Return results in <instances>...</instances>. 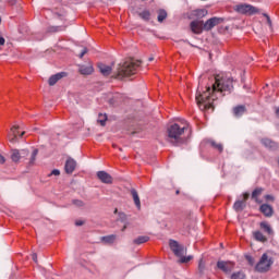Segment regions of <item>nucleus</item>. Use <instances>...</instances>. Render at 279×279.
Masks as SVG:
<instances>
[{
	"instance_id": "nucleus-22",
	"label": "nucleus",
	"mask_w": 279,
	"mask_h": 279,
	"mask_svg": "<svg viewBox=\"0 0 279 279\" xmlns=\"http://www.w3.org/2000/svg\"><path fill=\"white\" fill-rule=\"evenodd\" d=\"M245 208V202L236 201L233 205V209L235 213H241Z\"/></svg>"
},
{
	"instance_id": "nucleus-47",
	"label": "nucleus",
	"mask_w": 279,
	"mask_h": 279,
	"mask_svg": "<svg viewBox=\"0 0 279 279\" xmlns=\"http://www.w3.org/2000/svg\"><path fill=\"white\" fill-rule=\"evenodd\" d=\"M125 228H128L126 226H124L123 228H122V232H125Z\"/></svg>"
},
{
	"instance_id": "nucleus-14",
	"label": "nucleus",
	"mask_w": 279,
	"mask_h": 279,
	"mask_svg": "<svg viewBox=\"0 0 279 279\" xmlns=\"http://www.w3.org/2000/svg\"><path fill=\"white\" fill-rule=\"evenodd\" d=\"M98 69L101 73V75H104L105 77H108V75H110V73H112V66L107 65L105 63H98Z\"/></svg>"
},
{
	"instance_id": "nucleus-15",
	"label": "nucleus",
	"mask_w": 279,
	"mask_h": 279,
	"mask_svg": "<svg viewBox=\"0 0 279 279\" xmlns=\"http://www.w3.org/2000/svg\"><path fill=\"white\" fill-rule=\"evenodd\" d=\"M95 72V68H93L92 64H88V65H81L80 66V73L82 75H92V73Z\"/></svg>"
},
{
	"instance_id": "nucleus-35",
	"label": "nucleus",
	"mask_w": 279,
	"mask_h": 279,
	"mask_svg": "<svg viewBox=\"0 0 279 279\" xmlns=\"http://www.w3.org/2000/svg\"><path fill=\"white\" fill-rule=\"evenodd\" d=\"M86 53H88V49L87 48H84L82 50V52L80 53L78 58H84V56H86Z\"/></svg>"
},
{
	"instance_id": "nucleus-11",
	"label": "nucleus",
	"mask_w": 279,
	"mask_h": 279,
	"mask_svg": "<svg viewBox=\"0 0 279 279\" xmlns=\"http://www.w3.org/2000/svg\"><path fill=\"white\" fill-rule=\"evenodd\" d=\"M75 167H77L75 159H68L64 166L65 173H73V171H75Z\"/></svg>"
},
{
	"instance_id": "nucleus-29",
	"label": "nucleus",
	"mask_w": 279,
	"mask_h": 279,
	"mask_svg": "<svg viewBox=\"0 0 279 279\" xmlns=\"http://www.w3.org/2000/svg\"><path fill=\"white\" fill-rule=\"evenodd\" d=\"M106 121H108V116L100 113L98 116V123H100V125H106Z\"/></svg>"
},
{
	"instance_id": "nucleus-32",
	"label": "nucleus",
	"mask_w": 279,
	"mask_h": 279,
	"mask_svg": "<svg viewBox=\"0 0 279 279\" xmlns=\"http://www.w3.org/2000/svg\"><path fill=\"white\" fill-rule=\"evenodd\" d=\"M208 14L206 9H198V19H204Z\"/></svg>"
},
{
	"instance_id": "nucleus-21",
	"label": "nucleus",
	"mask_w": 279,
	"mask_h": 279,
	"mask_svg": "<svg viewBox=\"0 0 279 279\" xmlns=\"http://www.w3.org/2000/svg\"><path fill=\"white\" fill-rule=\"evenodd\" d=\"M253 236L255 241H259V243H265L267 241V238L260 231L253 232Z\"/></svg>"
},
{
	"instance_id": "nucleus-12",
	"label": "nucleus",
	"mask_w": 279,
	"mask_h": 279,
	"mask_svg": "<svg viewBox=\"0 0 279 279\" xmlns=\"http://www.w3.org/2000/svg\"><path fill=\"white\" fill-rule=\"evenodd\" d=\"M260 213L265 216V217H272L274 216V207H271L270 205L267 204H263L259 207Z\"/></svg>"
},
{
	"instance_id": "nucleus-38",
	"label": "nucleus",
	"mask_w": 279,
	"mask_h": 279,
	"mask_svg": "<svg viewBox=\"0 0 279 279\" xmlns=\"http://www.w3.org/2000/svg\"><path fill=\"white\" fill-rule=\"evenodd\" d=\"M243 199L244 201H242V202H244V204H245V202H247V199H250V193H244L243 194Z\"/></svg>"
},
{
	"instance_id": "nucleus-36",
	"label": "nucleus",
	"mask_w": 279,
	"mask_h": 279,
	"mask_svg": "<svg viewBox=\"0 0 279 279\" xmlns=\"http://www.w3.org/2000/svg\"><path fill=\"white\" fill-rule=\"evenodd\" d=\"M198 269H199V271H204V260L203 259H201L198 263Z\"/></svg>"
},
{
	"instance_id": "nucleus-8",
	"label": "nucleus",
	"mask_w": 279,
	"mask_h": 279,
	"mask_svg": "<svg viewBox=\"0 0 279 279\" xmlns=\"http://www.w3.org/2000/svg\"><path fill=\"white\" fill-rule=\"evenodd\" d=\"M218 269H221L225 274H230L234 269V263L232 262H218Z\"/></svg>"
},
{
	"instance_id": "nucleus-26",
	"label": "nucleus",
	"mask_w": 279,
	"mask_h": 279,
	"mask_svg": "<svg viewBox=\"0 0 279 279\" xmlns=\"http://www.w3.org/2000/svg\"><path fill=\"white\" fill-rule=\"evenodd\" d=\"M138 16L142 17L143 21H149L151 14L149 13V11H143L138 13Z\"/></svg>"
},
{
	"instance_id": "nucleus-41",
	"label": "nucleus",
	"mask_w": 279,
	"mask_h": 279,
	"mask_svg": "<svg viewBox=\"0 0 279 279\" xmlns=\"http://www.w3.org/2000/svg\"><path fill=\"white\" fill-rule=\"evenodd\" d=\"M246 258H247L250 265H254V258H252V256H247Z\"/></svg>"
},
{
	"instance_id": "nucleus-19",
	"label": "nucleus",
	"mask_w": 279,
	"mask_h": 279,
	"mask_svg": "<svg viewBox=\"0 0 279 279\" xmlns=\"http://www.w3.org/2000/svg\"><path fill=\"white\" fill-rule=\"evenodd\" d=\"M131 195L133 197V201H134V204H135L137 210H141V197H138V192H136L135 189H132Z\"/></svg>"
},
{
	"instance_id": "nucleus-45",
	"label": "nucleus",
	"mask_w": 279,
	"mask_h": 279,
	"mask_svg": "<svg viewBox=\"0 0 279 279\" xmlns=\"http://www.w3.org/2000/svg\"><path fill=\"white\" fill-rule=\"evenodd\" d=\"M265 199H270L271 202H274V196H271V195H266V196H265Z\"/></svg>"
},
{
	"instance_id": "nucleus-30",
	"label": "nucleus",
	"mask_w": 279,
	"mask_h": 279,
	"mask_svg": "<svg viewBox=\"0 0 279 279\" xmlns=\"http://www.w3.org/2000/svg\"><path fill=\"white\" fill-rule=\"evenodd\" d=\"M211 147H214L215 149H218V151H223V145L221 144H217V142H211Z\"/></svg>"
},
{
	"instance_id": "nucleus-1",
	"label": "nucleus",
	"mask_w": 279,
	"mask_h": 279,
	"mask_svg": "<svg viewBox=\"0 0 279 279\" xmlns=\"http://www.w3.org/2000/svg\"><path fill=\"white\" fill-rule=\"evenodd\" d=\"M214 80L215 82L211 85H207L203 93H201L199 89L197 90L196 104L199 110H211L213 112V110H215V101H217L219 97L232 93V88H234L232 78L228 76H216Z\"/></svg>"
},
{
	"instance_id": "nucleus-39",
	"label": "nucleus",
	"mask_w": 279,
	"mask_h": 279,
	"mask_svg": "<svg viewBox=\"0 0 279 279\" xmlns=\"http://www.w3.org/2000/svg\"><path fill=\"white\" fill-rule=\"evenodd\" d=\"M50 175H60V170L58 169L52 170Z\"/></svg>"
},
{
	"instance_id": "nucleus-48",
	"label": "nucleus",
	"mask_w": 279,
	"mask_h": 279,
	"mask_svg": "<svg viewBox=\"0 0 279 279\" xmlns=\"http://www.w3.org/2000/svg\"><path fill=\"white\" fill-rule=\"evenodd\" d=\"M148 60H149V62H153L154 58H153V57H150Z\"/></svg>"
},
{
	"instance_id": "nucleus-3",
	"label": "nucleus",
	"mask_w": 279,
	"mask_h": 279,
	"mask_svg": "<svg viewBox=\"0 0 279 279\" xmlns=\"http://www.w3.org/2000/svg\"><path fill=\"white\" fill-rule=\"evenodd\" d=\"M138 66H141L140 61H125L122 65H119L117 78L123 80V77H130V75H135L136 71H138Z\"/></svg>"
},
{
	"instance_id": "nucleus-44",
	"label": "nucleus",
	"mask_w": 279,
	"mask_h": 279,
	"mask_svg": "<svg viewBox=\"0 0 279 279\" xmlns=\"http://www.w3.org/2000/svg\"><path fill=\"white\" fill-rule=\"evenodd\" d=\"M75 226H84V221L77 220V221L75 222Z\"/></svg>"
},
{
	"instance_id": "nucleus-31",
	"label": "nucleus",
	"mask_w": 279,
	"mask_h": 279,
	"mask_svg": "<svg viewBox=\"0 0 279 279\" xmlns=\"http://www.w3.org/2000/svg\"><path fill=\"white\" fill-rule=\"evenodd\" d=\"M231 279H245V275L243 272H235L231 275Z\"/></svg>"
},
{
	"instance_id": "nucleus-17",
	"label": "nucleus",
	"mask_w": 279,
	"mask_h": 279,
	"mask_svg": "<svg viewBox=\"0 0 279 279\" xmlns=\"http://www.w3.org/2000/svg\"><path fill=\"white\" fill-rule=\"evenodd\" d=\"M100 240L102 241V243H105V245H112V243L117 241V235L116 234L105 235V236H101Z\"/></svg>"
},
{
	"instance_id": "nucleus-27",
	"label": "nucleus",
	"mask_w": 279,
	"mask_h": 279,
	"mask_svg": "<svg viewBox=\"0 0 279 279\" xmlns=\"http://www.w3.org/2000/svg\"><path fill=\"white\" fill-rule=\"evenodd\" d=\"M263 194V187H257L252 193L253 199H258V196Z\"/></svg>"
},
{
	"instance_id": "nucleus-5",
	"label": "nucleus",
	"mask_w": 279,
	"mask_h": 279,
	"mask_svg": "<svg viewBox=\"0 0 279 279\" xmlns=\"http://www.w3.org/2000/svg\"><path fill=\"white\" fill-rule=\"evenodd\" d=\"M274 265V259L267 255V253H264L255 266L256 271H259V274H265V271H269L271 269V266Z\"/></svg>"
},
{
	"instance_id": "nucleus-42",
	"label": "nucleus",
	"mask_w": 279,
	"mask_h": 279,
	"mask_svg": "<svg viewBox=\"0 0 279 279\" xmlns=\"http://www.w3.org/2000/svg\"><path fill=\"white\" fill-rule=\"evenodd\" d=\"M3 45H5V38L0 37V46H3Z\"/></svg>"
},
{
	"instance_id": "nucleus-16",
	"label": "nucleus",
	"mask_w": 279,
	"mask_h": 279,
	"mask_svg": "<svg viewBox=\"0 0 279 279\" xmlns=\"http://www.w3.org/2000/svg\"><path fill=\"white\" fill-rule=\"evenodd\" d=\"M262 144L264 145V147H267L268 149H278V144H276V142L269 138H263Z\"/></svg>"
},
{
	"instance_id": "nucleus-28",
	"label": "nucleus",
	"mask_w": 279,
	"mask_h": 279,
	"mask_svg": "<svg viewBox=\"0 0 279 279\" xmlns=\"http://www.w3.org/2000/svg\"><path fill=\"white\" fill-rule=\"evenodd\" d=\"M165 19H167V11L159 10V12H158V22L162 23V21H165Z\"/></svg>"
},
{
	"instance_id": "nucleus-40",
	"label": "nucleus",
	"mask_w": 279,
	"mask_h": 279,
	"mask_svg": "<svg viewBox=\"0 0 279 279\" xmlns=\"http://www.w3.org/2000/svg\"><path fill=\"white\" fill-rule=\"evenodd\" d=\"M32 258H33L34 263H38V255L36 253H34L32 255Z\"/></svg>"
},
{
	"instance_id": "nucleus-24",
	"label": "nucleus",
	"mask_w": 279,
	"mask_h": 279,
	"mask_svg": "<svg viewBox=\"0 0 279 279\" xmlns=\"http://www.w3.org/2000/svg\"><path fill=\"white\" fill-rule=\"evenodd\" d=\"M147 241H149V236L141 235L137 239H135L133 242L135 243V245H143V243H147Z\"/></svg>"
},
{
	"instance_id": "nucleus-18",
	"label": "nucleus",
	"mask_w": 279,
	"mask_h": 279,
	"mask_svg": "<svg viewBox=\"0 0 279 279\" xmlns=\"http://www.w3.org/2000/svg\"><path fill=\"white\" fill-rule=\"evenodd\" d=\"M17 136H19V126H12L11 133L9 134L10 143H16Z\"/></svg>"
},
{
	"instance_id": "nucleus-49",
	"label": "nucleus",
	"mask_w": 279,
	"mask_h": 279,
	"mask_svg": "<svg viewBox=\"0 0 279 279\" xmlns=\"http://www.w3.org/2000/svg\"><path fill=\"white\" fill-rule=\"evenodd\" d=\"M25 135V132H22L20 136H24Z\"/></svg>"
},
{
	"instance_id": "nucleus-25",
	"label": "nucleus",
	"mask_w": 279,
	"mask_h": 279,
	"mask_svg": "<svg viewBox=\"0 0 279 279\" xmlns=\"http://www.w3.org/2000/svg\"><path fill=\"white\" fill-rule=\"evenodd\" d=\"M11 159L13 162H19L21 160V153L19 150H13Z\"/></svg>"
},
{
	"instance_id": "nucleus-23",
	"label": "nucleus",
	"mask_w": 279,
	"mask_h": 279,
	"mask_svg": "<svg viewBox=\"0 0 279 279\" xmlns=\"http://www.w3.org/2000/svg\"><path fill=\"white\" fill-rule=\"evenodd\" d=\"M234 117H243L245 114V106H238L233 109Z\"/></svg>"
},
{
	"instance_id": "nucleus-33",
	"label": "nucleus",
	"mask_w": 279,
	"mask_h": 279,
	"mask_svg": "<svg viewBox=\"0 0 279 279\" xmlns=\"http://www.w3.org/2000/svg\"><path fill=\"white\" fill-rule=\"evenodd\" d=\"M36 156H38V149H34L31 157V165H34L36 161Z\"/></svg>"
},
{
	"instance_id": "nucleus-2",
	"label": "nucleus",
	"mask_w": 279,
	"mask_h": 279,
	"mask_svg": "<svg viewBox=\"0 0 279 279\" xmlns=\"http://www.w3.org/2000/svg\"><path fill=\"white\" fill-rule=\"evenodd\" d=\"M191 130L186 120H181L180 123H174L168 129V138L170 143H182V135L184 132Z\"/></svg>"
},
{
	"instance_id": "nucleus-20",
	"label": "nucleus",
	"mask_w": 279,
	"mask_h": 279,
	"mask_svg": "<svg viewBox=\"0 0 279 279\" xmlns=\"http://www.w3.org/2000/svg\"><path fill=\"white\" fill-rule=\"evenodd\" d=\"M259 228L264 230V232H267V234H274V229H271V226L268 225L267 221L260 222Z\"/></svg>"
},
{
	"instance_id": "nucleus-10",
	"label": "nucleus",
	"mask_w": 279,
	"mask_h": 279,
	"mask_svg": "<svg viewBox=\"0 0 279 279\" xmlns=\"http://www.w3.org/2000/svg\"><path fill=\"white\" fill-rule=\"evenodd\" d=\"M97 178L100 180V182H102V184H112V175L106 171H98Z\"/></svg>"
},
{
	"instance_id": "nucleus-13",
	"label": "nucleus",
	"mask_w": 279,
	"mask_h": 279,
	"mask_svg": "<svg viewBox=\"0 0 279 279\" xmlns=\"http://www.w3.org/2000/svg\"><path fill=\"white\" fill-rule=\"evenodd\" d=\"M64 75H66V73L61 72V73H57L52 76H50L48 84L49 86H56V84H58V82H60V80H62V77H64Z\"/></svg>"
},
{
	"instance_id": "nucleus-34",
	"label": "nucleus",
	"mask_w": 279,
	"mask_h": 279,
	"mask_svg": "<svg viewBox=\"0 0 279 279\" xmlns=\"http://www.w3.org/2000/svg\"><path fill=\"white\" fill-rule=\"evenodd\" d=\"M74 206H77L78 208H82V206H84V202L80 201V199H75L73 201Z\"/></svg>"
},
{
	"instance_id": "nucleus-43",
	"label": "nucleus",
	"mask_w": 279,
	"mask_h": 279,
	"mask_svg": "<svg viewBox=\"0 0 279 279\" xmlns=\"http://www.w3.org/2000/svg\"><path fill=\"white\" fill-rule=\"evenodd\" d=\"M3 162H5V157L0 155V163L3 165Z\"/></svg>"
},
{
	"instance_id": "nucleus-9",
	"label": "nucleus",
	"mask_w": 279,
	"mask_h": 279,
	"mask_svg": "<svg viewBox=\"0 0 279 279\" xmlns=\"http://www.w3.org/2000/svg\"><path fill=\"white\" fill-rule=\"evenodd\" d=\"M190 27L193 34H202L204 32V22L203 21H193L190 24Z\"/></svg>"
},
{
	"instance_id": "nucleus-6",
	"label": "nucleus",
	"mask_w": 279,
	"mask_h": 279,
	"mask_svg": "<svg viewBox=\"0 0 279 279\" xmlns=\"http://www.w3.org/2000/svg\"><path fill=\"white\" fill-rule=\"evenodd\" d=\"M235 10L240 14H248L250 16H252V14H258V8H256L252 4H238L235 7Z\"/></svg>"
},
{
	"instance_id": "nucleus-37",
	"label": "nucleus",
	"mask_w": 279,
	"mask_h": 279,
	"mask_svg": "<svg viewBox=\"0 0 279 279\" xmlns=\"http://www.w3.org/2000/svg\"><path fill=\"white\" fill-rule=\"evenodd\" d=\"M264 16L266 17L268 25L271 27V17H269L266 13H264Z\"/></svg>"
},
{
	"instance_id": "nucleus-7",
	"label": "nucleus",
	"mask_w": 279,
	"mask_h": 279,
	"mask_svg": "<svg viewBox=\"0 0 279 279\" xmlns=\"http://www.w3.org/2000/svg\"><path fill=\"white\" fill-rule=\"evenodd\" d=\"M221 23H223L222 17H211L203 24V27L205 32H210L213 27H217V25H221Z\"/></svg>"
},
{
	"instance_id": "nucleus-46",
	"label": "nucleus",
	"mask_w": 279,
	"mask_h": 279,
	"mask_svg": "<svg viewBox=\"0 0 279 279\" xmlns=\"http://www.w3.org/2000/svg\"><path fill=\"white\" fill-rule=\"evenodd\" d=\"M9 3H10L11 5H14V4L16 3V0H9Z\"/></svg>"
},
{
	"instance_id": "nucleus-4",
	"label": "nucleus",
	"mask_w": 279,
	"mask_h": 279,
	"mask_svg": "<svg viewBox=\"0 0 279 279\" xmlns=\"http://www.w3.org/2000/svg\"><path fill=\"white\" fill-rule=\"evenodd\" d=\"M170 248L173 254L180 258V263H189L193 260V256H184V254H186V250L184 246L180 245L178 241L170 240Z\"/></svg>"
}]
</instances>
